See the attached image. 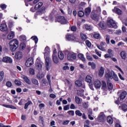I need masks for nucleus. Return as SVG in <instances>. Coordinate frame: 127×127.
<instances>
[{"mask_svg": "<svg viewBox=\"0 0 127 127\" xmlns=\"http://www.w3.org/2000/svg\"><path fill=\"white\" fill-rule=\"evenodd\" d=\"M18 40L16 39L11 40L9 43V48L11 51L13 52L15 51L18 48Z\"/></svg>", "mask_w": 127, "mask_h": 127, "instance_id": "f257e3e1", "label": "nucleus"}, {"mask_svg": "<svg viewBox=\"0 0 127 127\" xmlns=\"http://www.w3.org/2000/svg\"><path fill=\"white\" fill-rule=\"evenodd\" d=\"M57 21L58 22H60L61 23V24H66V23H68V21L66 19H65V17L63 16H60L59 17H57L56 18Z\"/></svg>", "mask_w": 127, "mask_h": 127, "instance_id": "f03ea898", "label": "nucleus"}, {"mask_svg": "<svg viewBox=\"0 0 127 127\" xmlns=\"http://www.w3.org/2000/svg\"><path fill=\"white\" fill-rule=\"evenodd\" d=\"M107 25L109 27H111V28H117V24L115 22L114 20L111 19H108L107 21Z\"/></svg>", "mask_w": 127, "mask_h": 127, "instance_id": "7ed1b4c3", "label": "nucleus"}, {"mask_svg": "<svg viewBox=\"0 0 127 127\" xmlns=\"http://www.w3.org/2000/svg\"><path fill=\"white\" fill-rule=\"evenodd\" d=\"M67 58L69 61H73V60H75L76 58H77V56H76V54L74 53L69 52L67 54Z\"/></svg>", "mask_w": 127, "mask_h": 127, "instance_id": "20e7f679", "label": "nucleus"}, {"mask_svg": "<svg viewBox=\"0 0 127 127\" xmlns=\"http://www.w3.org/2000/svg\"><path fill=\"white\" fill-rule=\"evenodd\" d=\"M2 61L4 62V63H8L9 64H11V63H12V59L9 57L6 56L3 57Z\"/></svg>", "mask_w": 127, "mask_h": 127, "instance_id": "39448f33", "label": "nucleus"}, {"mask_svg": "<svg viewBox=\"0 0 127 127\" xmlns=\"http://www.w3.org/2000/svg\"><path fill=\"white\" fill-rule=\"evenodd\" d=\"M33 63H34L33 59L31 57L28 58L27 60L25 63V65L26 67H30V66H31L32 65H33Z\"/></svg>", "mask_w": 127, "mask_h": 127, "instance_id": "423d86ee", "label": "nucleus"}, {"mask_svg": "<svg viewBox=\"0 0 127 127\" xmlns=\"http://www.w3.org/2000/svg\"><path fill=\"white\" fill-rule=\"evenodd\" d=\"M98 121L100 122V123H102V122H104L105 119H106V116H105V114L104 112H101L99 116L98 117Z\"/></svg>", "mask_w": 127, "mask_h": 127, "instance_id": "0eeeda50", "label": "nucleus"}, {"mask_svg": "<svg viewBox=\"0 0 127 127\" xmlns=\"http://www.w3.org/2000/svg\"><path fill=\"white\" fill-rule=\"evenodd\" d=\"M113 73L114 71H107L105 73V77L108 80H112L113 79Z\"/></svg>", "mask_w": 127, "mask_h": 127, "instance_id": "6e6552de", "label": "nucleus"}, {"mask_svg": "<svg viewBox=\"0 0 127 127\" xmlns=\"http://www.w3.org/2000/svg\"><path fill=\"white\" fill-rule=\"evenodd\" d=\"M99 12L98 14H94V13H92L91 17L94 20H97L99 19V15L101 13V8L100 7L98 8Z\"/></svg>", "mask_w": 127, "mask_h": 127, "instance_id": "1a4fd4ad", "label": "nucleus"}, {"mask_svg": "<svg viewBox=\"0 0 127 127\" xmlns=\"http://www.w3.org/2000/svg\"><path fill=\"white\" fill-rule=\"evenodd\" d=\"M0 30H1V31H6V30H7V25H6V23H3L0 25Z\"/></svg>", "mask_w": 127, "mask_h": 127, "instance_id": "9d476101", "label": "nucleus"}, {"mask_svg": "<svg viewBox=\"0 0 127 127\" xmlns=\"http://www.w3.org/2000/svg\"><path fill=\"white\" fill-rule=\"evenodd\" d=\"M94 85L96 89H100V88H101V86H102V83L100 80H96L94 81Z\"/></svg>", "mask_w": 127, "mask_h": 127, "instance_id": "9b49d317", "label": "nucleus"}, {"mask_svg": "<svg viewBox=\"0 0 127 127\" xmlns=\"http://www.w3.org/2000/svg\"><path fill=\"white\" fill-rule=\"evenodd\" d=\"M21 78L22 79H23L25 83L28 84V85H31V81H30V79H29L27 76L23 75L21 76Z\"/></svg>", "mask_w": 127, "mask_h": 127, "instance_id": "f8f14e48", "label": "nucleus"}, {"mask_svg": "<svg viewBox=\"0 0 127 127\" xmlns=\"http://www.w3.org/2000/svg\"><path fill=\"white\" fill-rule=\"evenodd\" d=\"M15 58L17 60H20L22 58V53L17 52L15 55Z\"/></svg>", "mask_w": 127, "mask_h": 127, "instance_id": "ddd939ff", "label": "nucleus"}, {"mask_svg": "<svg viewBox=\"0 0 127 127\" xmlns=\"http://www.w3.org/2000/svg\"><path fill=\"white\" fill-rule=\"evenodd\" d=\"M66 39L68 41H73V40H75L76 37H74V35L67 34L66 36Z\"/></svg>", "mask_w": 127, "mask_h": 127, "instance_id": "4468645a", "label": "nucleus"}, {"mask_svg": "<svg viewBox=\"0 0 127 127\" xmlns=\"http://www.w3.org/2000/svg\"><path fill=\"white\" fill-rule=\"evenodd\" d=\"M113 11H114V12H115L116 13H117V14H118L119 15H121V14L123 13V11L120 8L117 7H115L113 9Z\"/></svg>", "mask_w": 127, "mask_h": 127, "instance_id": "2eb2a0df", "label": "nucleus"}, {"mask_svg": "<svg viewBox=\"0 0 127 127\" xmlns=\"http://www.w3.org/2000/svg\"><path fill=\"white\" fill-rule=\"evenodd\" d=\"M50 54V49L49 47H46L45 49V52H44V56L45 58L49 56V55Z\"/></svg>", "mask_w": 127, "mask_h": 127, "instance_id": "dca6fc26", "label": "nucleus"}, {"mask_svg": "<svg viewBox=\"0 0 127 127\" xmlns=\"http://www.w3.org/2000/svg\"><path fill=\"white\" fill-rule=\"evenodd\" d=\"M52 58L53 62L55 63V64H58L59 63V59H58V57H57V55H53Z\"/></svg>", "mask_w": 127, "mask_h": 127, "instance_id": "f3484780", "label": "nucleus"}, {"mask_svg": "<svg viewBox=\"0 0 127 127\" xmlns=\"http://www.w3.org/2000/svg\"><path fill=\"white\" fill-rule=\"evenodd\" d=\"M36 67L37 69L39 70L40 71L42 69V64L40 63V61H38L36 64Z\"/></svg>", "mask_w": 127, "mask_h": 127, "instance_id": "a211bd4d", "label": "nucleus"}, {"mask_svg": "<svg viewBox=\"0 0 127 127\" xmlns=\"http://www.w3.org/2000/svg\"><path fill=\"white\" fill-rule=\"evenodd\" d=\"M104 73H105V69H104V67L101 66L99 70V77H103V76H104Z\"/></svg>", "mask_w": 127, "mask_h": 127, "instance_id": "6ab92c4d", "label": "nucleus"}, {"mask_svg": "<svg viewBox=\"0 0 127 127\" xmlns=\"http://www.w3.org/2000/svg\"><path fill=\"white\" fill-rule=\"evenodd\" d=\"M13 37H14V32L11 31L7 35V39L10 40V39H12Z\"/></svg>", "mask_w": 127, "mask_h": 127, "instance_id": "aec40b11", "label": "nucleus"}, {"mask_svg": "<svg viewBox=\"0 0 127 127\" xmlns=\"http://www.w3.org/2000/svg\"><path fill=\"white\" fill-rule=\"evenodd\" d=\"M98 26L100 29H105V28H106V24H105V22H100Z\"/></svg>", "mask_w": 127, "mask_h": 127, "instance_id": "412c9836", "label": "nucleus"}, {"mask_svg": "<svg viewBox=\"0 0 127 127\" xmlns=\"http://www.w3.org/2000/svg\"><path fill=\"white\" fill-rule=\"evenodd\" d=\"M120 55L122 59H124V60H126V59H127V53L125 51L121 52L120 53Z\"/></svg>", "mask_w": 127, "mask_h": 127, "instance_id": "4be33fe9", "label": "nucleus"}, {"mask_svg": "<svg viewBox=\"0 0 127 127\" xmlns=\"http://www.w3.org/2000/svg\"><path fill=\"white\" fill-rule=\"evenodd\" d=\"M42 5H43V3L42 2H40L38 3V4H36L34 8L35 9L37 10V9H39V8H40V7L42 6Z\"/></svg>", "mask_w": 127, "mask_h": 127, "instance_id": "5701e85b", "label": "nucleus"}, {"mask_svg": "<svg viewBox=\"0 0 127 127\" xmlns=\"http://www.w3.org/2000/svg\"><path fill=\"white\" fill-rule=\"evenodd\" d=\"M31 82L32 84L35 85V86H39V83H38V80L35 78H32Z\"/></svg>", "mask_w": 127, "mask_h": 127, "instance_id": "b1692460", "label": "nucleus"}, {"mask_svg": "<svg viewBox=\"0 0 127 127\" xmlns=\"http://www.w3.org/2000/svg\"><path fill=\"white\" fill-rule=\"evenodd\" d=\"M46 8L45 7H42L41 9H40L37 12V14H41V13H44L45 11Z\"/></svg>", "mask_w": 127, "mask_h": 127, "instance_id": "393cba45", "label": "nucleus"}, {"mask_svg": "<svg viewBox=\"0 0 127 127\" xmlns=\"http://www.w3.org/2000/svg\"><path fill=\"white\" fill-rule=\"evenodd\" d=\"M2 107H4L5 108H8L9 109H13V110H16V108L12 105H8L3 104L2 105Z\"/></svg>", "mask_w": 127, "mask_h": 127, "instance_id": "a878e982", "label": "nucleus"}, {"mask_svg": "<svg viewBox=\"0 0 127 127\" xmlns=\"http://www.w3.org/2000/svg\"><path fill=\"white\" fill-rule=\"evenodd\" d=\"M120 99H122V100H124L126 97H127V92L123 91L120 94Z\"/></svg>", "mask_w": 127, "mask_h": 127, "instance_id": "bb28decb", "label": "nucleus"}, {"mask_svg": "<svg viewBox=\"0 0 127 127\" xmlns=\"http://www.w3.org/2000/svg\"><path fill=\"white\" fill-rule=\"evenodd\" d=\"M78 58L83 61V62H85V61H86V59L85 58V57H84V55L82 54H78Z\"/></svg>", "mask_w": 127, "mask_h": 127, "instance_id": "cd10ccee", "label": "nucleus"}, {"mask_svg": "<svg viewBox=\"0 0 127 127\" xmlns=\"http://www.w3.org/2000/svg\"><path fill=\"white\" fill-rule=\"evenodd\" d=\"M85 81L87 83H91L92 82V76L88 75L85 78Z\"/></svg>", "mask_w": 127, "mask_h": 127, "instance_id": "c85d7f7f", "label": "nucleus"}, {"mask_svg": "<svg viewBox=\"0 0 127 127\" xmlns=\"http://www.w3.org/2000/svg\"><path fill=\"white\" fill-rule=\"evenodd\" d=\"M89 66H91L92 69H96V64L94 62H89L88 63Z\"/></svg>", "mask_w": 127, "mask_h": 127, "instance_id": "c756f323", "label": "nucleus"}, {"mask_svg": "<svg viewBox=\"0 0 127 127\" xmlns=\"http://www.w3.org/2000/svg\"><path fill=\"white\" fill-rule=\"evenodd\" d=\"M43 77H44V74L42 72H38L37 75V77L38 79H39V80H41V79L43 78Z\"/></svg>", "mask_w": 127, "mask_h": 127, "instance_id": "7c9ffc66", "label": "nucleus"}, {"mask_svg": "<svg viewBox=\"0 0 127 127\" xmlns=\"http://www.w3.org/2000/svg\"><path fill=\"white\" fill-rule=\"evenodd\" d=\"M75 84L76 87H81L82 86V81H81V80H77L75 81Z\"/></svg>", "mask_w": 127, "mask_h": 127, "instance_id": "2f4dec72", "label": "nucleus"}, {"mask_svg": "<svg viewBox=\"0 0 127 127\" xmlns=\"http://www.w3.org/2000/svg\"><path fill=\"white\" fill-rule=\"evenodd\" d=\"M58 55L60 60H63L64 59V54L62 52H59Z\"/></svg>", "mask_w": 127, "mask_h": 127, "instance_id": "473e14b6", "label": "nucleus"}, {"mask_svg": "<svg viewBox=\"0 0 127 127\" xmlns=\"http://www.w3.org/2000/svg\"><path fill=\"white\" fill-rule=\"evenodd\" d=\"M107 85H108V87L109 90H113V84L111 83L110 80L107 81Z\"/></svg>", "mask_w": 127, "mask_h": 127, "instance_id": "72a5a7b5", "label": "nucleus"}, {"mask_svg": "<svg viewBox=\"0 0 127 127\" xmlns=\"http://www.w3.org/2000/svg\"><path fill=\"white\" fill-rule=\"evenodd\" d=\"M107 123H109L110 125H112L113 123H114V121H113V118H112L110 116H108L107 117Z\"/></svg>", "mask_w": 127, "mask_h": 127, "instance_id": "f704fd0d", "label": "nucleus"}, {"mask_svg": "<svg viewBox=\"0 0 127 127\" xmlns=\"http://www.w3.org/2000/svg\"><path fill=\"white\" fill-rule=\"evenodd\" d=\"M112 74H113V75H112L113 78L115 80V81H119V77H118V75L116 74L115 72H113Z\"/></svg>", "mask_w": 127, "mask_h": 127, "instance_id": "c9c22d12", "label": "nucleus"}, {"mask_svg": "<svg viewBox=\"0 0 127 127\" xmlns=\"http://www.w3.org/2000/svg\"><path fill=\"white\" fill-rule=\"evenodd\" d=\"M4 77V72L3 71L0 72V82H1L3 80V77Z\"/></svg>", "mask_w": 127, "mask_h": 127, "instance_id": "e433bc0d", "label": "nucleus"}, {"mask_svg": "<svg viewBox=\"0 0 127 127\" xmlns=\"http://www.w3.org/2000/svg\"><path fill=\"white\" fill-rule=\"evenodd\" d=\"M29 105H32V102L31 101H29L27 103H26L25 104V106H24L25 110H26L27 108H28V106H29Z\"/></svg>", "mask_w": 127, "mask_h": 127, "instance_id": "4c0bfd02", "label": "nucleus"}, {"mask_svg": "<svg viewBox=\"0 0 127 127\" xmlns=\"http://www.w3.org/2000/svg\"><path fill=\"white\" fill-rule=\"evenodd\" d=\"M105 38L106 40V43H107V44H110V40H111V37L110 36V35H106L105 36Z\"/></svg>", "mask_w": 127, "mask_h": 127, "instance_id": "58836bf2", "label": "nucleus"}, {"mask_svg": "<svg viewBox=\"0 0 127 127\" xmlns=\"http://www.w3.org/2000/svg\"><path fill=\"white\" fill-rule=\"evenodd\" d=\"M86 4H87V3L85 1H81L79 3V6L80 7H84L86 5Z\"/></svg>", "mask_w": 127, "mask_h": 127, "instance_id": "ea45409f", "label": "nucleus"}, {"mask_svg": "<svg viewBox=\"0 0 127 127\" xmlns=\"http://www.w3.org/2000/svg\"><path fill=\"white\" fill-rule=\"evenodd\" d=\"M45 58V64H50V58H49V56H47V57H44Z\"/></svg>", "mask_w": 127, "mask_h": 127, "instance_id": "a19ab883", "label": "nucleus"}, {"mask_svg": "<svg viewBox=\"0 0 127 127\" xmlns=\"http://www.w3.org/2000/svg\"><path fill=\"white\" fill-rule=\"evenodd\" d=\"M19 39L21 41H25L26 40V37L24 35H22L20 36Z\"/></svg>", "mask_w": 127, "mask_h": 127, "instance_id": "79ce46f5", "label": "nucleus"}, {"mask_svg": "<svg viewBox=\"0 0 127 127\" xmlns=\"http://www.w3.org/2000/svg\"><path fill=\"white\" fill-rule=\"evenodd\" d=\"M80 36H81V39H82V40H86V39H87V38H88V37L85 34H80Z\"/></svg>", "mask_w": 127, "mask_h": 127, "instance_id": "37998d69", "label": "nucleus"}, {"mask_svg": "<svg viewBox=\"0 0 127 127\" xmlns=\"http://www.w3.org/2000/svg\"><path fill=\"white\" fill-rule=\"evenodd\" d=\"M75 113V115L78 117H82V116H83V114L81 113L80 110H76Z\"/></svg>", "mask_w": 127, "mask_h": 127, "instance_id": "c03bdc74", "label": "nucleus"}, {"mask_svg": "<svg viewBox=\"0 0 127 127\" xmlns=\"http://www.w3.org/2000/svg\"><path fill=\"white\" fill-rule=\"evenodd\" d=\"M102 88L103 90H106V89H107V84L106 83V81H102Z\"/></svg>", "mask_w": 127, "mask_h": 127, "instance_id": "a18cd8bd", "label": "nucleus"}, {"mask_svg": "<svg viewBox=\"0 0 127 127\" xmlns=\"http://www.w3.org/2000/svg\"><path fill=\"white\" fill-rule=\"evenodd\" d=\"M84 26L86 29V30H92V26L88 24L84 25Z\"/></svg>", "mask_w": 127, "mask_h": 127, "instance_id": "49530a36", "label": "nucleus"}, {"mask_svg": "<svg viewBox=\"0 0 127 127\" xmlns=\"http://www.w3.org/2000/svg\"><path fill=\"white\" fill-rule=\"evenodd\" d=\"M46 70L49 71L51 68V64H45Z\"/></svg>", "mask_w": 127, "mask_h": 127, "instance_id": "de8ad7c7", "label": "nucleus"}, {"mask_svg": "<svg viewBox=\"0 0 127 127\" xmlns=\"http://www.w3.org/2000/svg\"><path fill=\"white\" fill-rule=\"evenodd\" d=\"M75 100L76 104H81V99L78 96L75 97Z\"/></svg>", "mask_w": 127, "mask_h": 127, "instance_id": "09e8293b", "label": "nucleus"}, {"mask_svg": "<svg viewBox=\"0 0 127 127\" xmlns=\"http://www.w3.org/2000/svg\"><path fill=\"white\" fill-rule=\"evenodd\" d=\"M31 39L32 40H34L35 41V44H37V42H38V38L36 36H32L31 38Z\"/></svg>", "mask_w": 127, "mask_h": 127, "instance_id": "8fccbe9b", "label": "nucleus"}, {"mask_svg": "<svg viewBox=\"0 0 127 127\" xmlns=\"http://www.w3.org/2000/svg\"><path fill=\"white\" fill-rule=\"evenodd\" d=\"M90 12H91V8H86L85 9V14H86V15H89Z\"/></svg>", "mask_w": 127, "mask_h": 127, "instance_id": "3c124183", "label": "nucleus"}, {"mask_svg": "<svg viewBox=\"0 0 127 127\" xmlns=\"http://www.w3.org/2000/svg\"><path fill=\"white\" fill-rule=\"evenodd\" d=\"M15 85L17 86H20L21 85V81L18 80L17 79L15 80L14 81Z\"/></svg>", "mask_w": 127, "mask_h": 127, "instance_id": "603ef678", "label": "nucleus"}, {"mask_svg": "<svg viewBox=\"0 0 127 127\" xmlns=\"http://www.w3.org/2000/svg\"><path fill=\"white\" fill-rule=\"evenodd\" d=\"M122 109L123 110V111H124V112H127V105L126 104H123L122 106Z\"/></svg>", "mask_w": 127, "mask_h": 127, "instance_id": "864d4df0", "label": "nucleus"}, {"mask_svg": "<svg viewBox=\"0 0 127 127\" xmlns=\"http://www.w3.org/2000/svg\"><path fill=\"white\" fill-rule=\"evenodd\" d=\"M67 114L69 115V116H71L72 117H73L75 115V113L74 112V111L73 110H70L67 112Z\"/></svg>", "mask_w": 127, "mask_h": 127, "instance_id": "5fc2aeb1", "label": "nucleus"}, {"mask_svg": "<svg viewBox=\"0 0 127 127\" xmlns=\"http://www.w3.org/2000/svg\"><path fill=\"white\" fill-rule=\"evenodd\" d=\"M25 47H26V45L25 44H24V43H22L20 44V48L21 49H25Z\"/></svg>", "mask_w": 127, "mask_h": 127, "instance_id": "6e6d98bb", "label": "nucleus"}, {"mask_svg": "<svg viewBox=\"0 0 127 127\" xmlns=\"http://www.w3.org/2000/svg\"><path fill=\"white\" fill-rule=\"evenodd\" d=\"M78 15L80 17H82V16H84V12H83V11H79L78 12Z\"/></svg>", "mask_w": 127, "mask_h": 127, "instance_id": "4d7b16f0", "label": "nucleus"}, {"mask_svg": "<svg viewBox=\"0 0 127 127\" xmlns=\"http://www.w3.org/2000/svg\"><path fill=\"white\" fill-rule=\"evenodd\" d=\"M70 109V105H67L64 107V111H68V110Z\"/></svg>", "mask_w": 127, "mask_h": 127, "instance_id": "13d9d810", "label": "nucleus"}, {"mask_svg": "<svg viewBox=\"0 0 127 127\" xmlns=\"http://www.w3.org/2000/svg\"><path fill=\"white\" fill-rule=\"evenodd\" d=\"M6 5L5 4H1L0 5V7L1 8V9H5L6 8Z\"/></svg>", "mask_w": 127, "mask_h": 127, "instance_id": "bf43d9fd", "label": "nucleus"}, {"mask_svg": "<svg viewBox=\"0 0 127 127\" xmlns=\"http://www.w3.org/2000/svg\"><path fill=\"white\" fill-rule=\"evenodd\" d=\"M85 43L86 45H87L88 47H90L91 45H92V44L89 40H86Z\"/></svg>", "mask_w": 127, "mask_h": 127, "instance_id": "052dcab7", "label": "nucleus"}, {"mask_svg": "<svg viewBox=\"0 0 127 127\" xmlns=\"http://www.w3.org/2000/svg\"><path fill=\"white\" fill-rule=\"evenodd\" d=\"M29 73L31 74V75H34V74H35L34 69L33 68H30L29 69Z\"/></svg>", "mask_w": 127, "mask_h": 127, "instance_id": "680f3d73", "label": "nucleus"}, {"mask_svg": "<svg viewBox=\"0 0 127 127\" xmlns=\"http://www.w3.org/2000/svg\"><path fill=\"white\" fill-rule=\"evenodd\" d=\"M47 78L48 80V81H49V85L50 86L51 85V80L50 79V74H48L47 75Z\"/></svg>", "mask_w": 127, "mask_h": 127, "instance_id": "e2e57ef3", "label": "nucleus"}, {"mask_svg": "<svg viewBox=\"0 0 127 127\" xmlns=\"http://www.w3.org/2000/svg\"><path fill=\"white\" fill-rule=\"evenodd\" d=\"M95 53L97 54V55H98V56H99V57H101L102 54H101V53L99 52V51H98V50L95 49Z\"/></svg>", "mask_w": 127, "mask_h": 127, "instance_id": "0e129e2a", "label": "nucleus"}, {"mask_svg": "<svg viewBox=\"0 0 127 127\" xmlns=\"http://www.w3.org/2000/svg\"><path fill=\"white\" fill-rule=\"evenodd\" d=\"M101 37V36L99 35V34H95L94 35V38H96V39H99Z\"/></svg>", "mask_w": 127, "mask_h": 127, "instance_id": "69168bd1", "label": "nucleus"}, {"mask_svg": "<svg viewBox=\"0 0 127 127\" xmlns=\"http://www.w3.org/2000/svg\"><path fill=\"white\" fill-rule=\"evenodd\" d=\"M6 85L7 87H10L12 85V84L10 81H7L6 83Z\"/></svg>", "mask_w": 127, "mask_h": 127, "instance_id": "338daca9", "label": "nucleus"}, {"mask_svg": "<svg viewBox=\"0 0 127 127\" xmlns=\"http://www.w3.org/2000/svg\"><path fill=\"white\" fill-rule=\"evenodd\" d=\"M97 47L100 49V50H101V51H105L106 50L105 48H104V47H102L101 46H98Z\"/></svg>", "mask_w": 127, "mask_h": 127, "instance_id": "774afa93", "label": "nucleus"}]
</instances>
